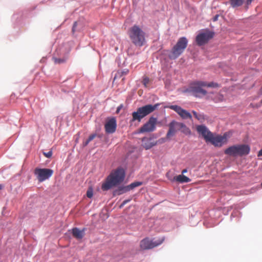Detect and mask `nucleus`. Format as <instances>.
<instances>
[{
    "mask_svg": "<svg viewBox=\"0 0 262 262\" xmlns=\"http://www.w3.org/2000/svg\"><path fill=\"white\" fill-rule=\"evenodd\" d=\"M169 179L171 181H176L180 183H187L191 181L189 178L183 174H179L174 177L172 179L170 178H169Z\"/></svg>",
    "mask_w": 262,
    "mask_h": 262,
    "instance_id": "nucleus-16",
    "label": "nucleus"
},
{
    "mask_svg": "<svg viewBox=\"0 0 262 262\" xmlns=\"http://www.w3.org/2000/svg\"><path fill=\"white\" fill-rule=\"evenodd\" d=\"M192 113H193V115H194V117H195V118H196V117H197L198 115H199V114H198V113H196L195 111H193L192 112Z\"/></svg>",
    "mask_w": 262,
    "mask_h": 262,
    "instance_id": "nucleus-36",
    "label": "nucleus"
},
{
    "mask_svg": "<svg viewBox=\"0 0 262 262\" xmlns=\"http://www.w3.org/2000/svg\"><path fill=\"white\" fill-rule=\"evenodd\" d=\"M207 98L212 100L215 103L223 102L224 100V95L220 93H209L207 96Z\"/></svg>",
    "mask_w": 262,
    "mask_h": 262,
    "instance_id": "nucleus-15",
    "label": "nucleus"
},
{
    "mask_svg": "<svg viewBox=\"0 0 262 262\" xmlns=\"http://www.w3.org/2000/svg\"><path fill=\"white\" fill-rule=\"evenodd\" d=\"M125 171L122 168H118L113 171L107 177L104 183L102 184L101 189L103 191L110 189L120 184L124 179Z\"/></svg>",
    "mask_w": 262,
    "mask_h": 262,
    "instance_id": "nucleus-2",
    "label": "nucleus"
},
{
    "mask_svg": "<svg viewBox=\"0 0 262 262\" xmlns=\"http://www.w3.org/2000/svg\"><path fill=\"white\" fill-rule=\"evenodd\" d=\"M235 145L237 156H238L242 157L243 156L247 155L249 154L250 151V147L248 145L241 144Z\"/></svg>",
    "mask_w": 262,
    "mask_h": 262,
    "instance_id": "nucleus-13",
    "label": "nucleus"
},
{
    "mask_svg": "<svg viewBox=\"0 0 262 262\" xmlns=\"http://www.w3.org/2000/svg\"><path fill=\"white\" fill-rule=\"evenodd\" d=\"M261 186H262V182H261Z\"/></svg>",
    "mask_w": 262,
    "mask_h": 262,
    "instance_id": "nucleus-42",
    "label": "nucleus"
},
{
    "mask_svg": "<svg viewBox=\"0 0 262 262\" xmlns=\"http://www.w3.org/2000/svg\"><path fill=\"white\" fill-rule=\"evenodd\" d=\"M200 122H203L205 120V117L204 114H199L196 118Z\"/></svg>",
    "mask_w": 262,
    "mask_h": 262,
    "instance_id": "nucleus-25",
    "label": "nucleus"
},
{
    "mask_svg": "<svg viewBox=\"0 0 262 262\" xmlns=\"http://www.w3.org/2000/svg\"><path fill=\"white\" fill-rule=\"evenodd\" d=\"M187 45V39L185 37H180L172 48L169 57L172 59L177 58L183 53Z\"/></svg>",
    "mask_w": 262,
    "mask_h": 262,
    "instance_id": "nucleus-5",
    "label": "nucleus"
},
{
    "mask_svg": "<svg viewBox=\"0 0 262 262\" xmlns=\"http://www.w3.org/2000/svg\"><path fill=\"white\" fill-rule=\"evenodd\" d=\"M214 33L206 30L199 34L196 37V42L198 46H202L207 43L208 41L213 38Z\"/></svg>",
    "mask_w": 262,
    "mask_h": 262,
    "instance_id": "nucleus-8",
    "label": "nucleus"
},
{
    "mask_svg": "<svg viewBox=\"0 0 262 262\" xmlns=\"http://www.w3.org/2000/svg\"><path fill=\"white\" fill-rule=\"evenodd\" d=\"M129 201H130V200H124L122 202V203L121 204V205L120 206V208L122 207L124 205H125L126 203H127Z\"/></svg>",
    "mask_w": 262,
    "mask_h": 262,
    "instance_id": "nucleus-32",
    "label": "nucleus"
},
{
    "mask_svg": "<svg viewBox=\"0 0 262 262\" xmlns=\"http://www.w3.org/2000/svg\"><path fill=\"white\" fill-rule=\"evenodd\" d=\"M261 90H262V87H261Z\"/></svg>",
    "mask_w": 262,
    "mask_h": 262,
    "instance_id": "nucleus-43",
    "label": "nucleus"
},
{
    "mask_svg": "<svg viewBox=\"0 0 262 262\" xmlns=\"http://www.w3.org/2000/svg\"><path fill=\"white\" fill-rule=\"evenodd\" d=\"M201 82V81H198L195 83L194 85L191 86L188 90L192 95L196 97H201L206 95L207 94V92L202 88L203 86L200 84Z\"/></svg>",
    "mask_w": 262,
    "mask_h": 262,
    "instance_id": "nucleus-9",
    "label": "nucleus"
},
{
    "mask_svg": "<svg viewBox=\"0 0 262 262\" xmlns=\"http://www.w3.org/2000/svg\"><path fill=\"white\" fill-rule=\"evenodd\" d=\"M192 113H193V115H194V117H195V118H196V117H197L198 115H199V114H198V113H196L195 111H193L192 112Z\"/></svg>",
    "mask_w": 262,
    "mask_h": 262,
    "instance_id": "nucleus-37",
    "label": "nucleus"
},
{
    "mask_svg": "<svg viewBox=\"0 0 262 262\" xmlns=\"http://www.w3.org/2000/svg\"><path fill=\"white\" fill-rule=\"evenodd\" d=\"M34 173L39 182H42L50 178L53 174V170L49 168H36Z\"/></svg>",
    "mask_w": 262,
    "mask_h": 262,
    "instance_id": "nucleus-6",
    "label": "nucleus"
},
{
    "mask_svg": "<svg viewBox=\"0 0 262 262\" xmlns=\"http://www.w3.org/2000/svg\"><path fill=\"white\" fill-rule=\"evenodd\" d=\"M164 241L162 238L160 240L154 241L148 237H146L141 241L140 247L142 250H148L154 248L161 245Z\"/></svg>",
    "mask_w": 262,
    "mask_h": 262,
    "instance_id": "nucleus-7",
    "label": "nucleus"
},
{
    "mask_svg": "<svg viewBox=\"0 0 262 262\" xmlns=\"http://www.w3.org/2000/svg\"><path fill=\"white\" fill-rule=\"evenodd\" d=\"M128 70H125L122 72V75H127L128 73Z\"/></svg>",
    "mask_w": 262,
    "mask_h": 262,
    "instance_id": "nucleus-33",
    "label": "nucleus"
},
{
    "mask_svg": "<svg viewBox=\"0 0 262 262\" xmlns=\"http://www.w3.org/2000/svg\"><path fill=\"white\" fill-rule=\"evenodd\" d=\"M218 17H219V15H216L215 16H214L213 18V21H216L218 19Z\"/></svg>",
    "mask_w": 262,
    "mask_h": 262,
    "instance_id": "nucleus-35",
    "label": "nucleus"
},
{
    "mask_svg": "<svg viewBox=\"0 0 262 262\" xmlns=\"http://www.w3.org/2000/svg\"><path fill=\"white\" fill-rule=\"evenodd\" d=\"M142 82H143V85L145 87L147 88L148 86V83L149 82V79L148 77H145L143 78Z\"/></svg>",
    "mask_w": 262,
    "mask_h": 262,
    "instance_id": "nucleus-27",
    "label": "nucleus"
},
{
    "mask_svg": "<svg viewBox=\"0 0 262 262\" xmlns=\"http://www.w3.org/2000/svg\"><path fill=\"white\" fill-rule=\"evenodd\" d=\"M84 229L81 230L78 228H74L72 229L73 236L77 239H80L84 236Z\"/></svg>",
    "mask_w": 262,
    "mask_h": 262,
    "instance_id": "nucleus-18",
    "label": "nucleus"
},
{
    "mask_svg": "<svg viewBox=\"0 0 262 262\" xmlns=\"http://www.w3.org/2000/svg\"><path fill=\"white\" fill-rule=\"evenodd\" d=\"M3 188L2 185L0 184V190H1Z\"/></svg>",
    "mask_w": 262,
    "mask_h": 262,
    "instance_id": "nucleus-40",
    "label": "nucleus"
},
{
    "mask_svg": "<svg viewBox=\"0 0 262 262\" xmlns=\"http://www.w3.org/2000/svg\"><path fill=\"white\" fill-rule=\"evenodd\" d=\"M89 141H88L87 140L85 141H84L83 142V146H87L88 144H89Z\"/></svg>",
    "mask_w": 262,
    "mask_h": 262,
    "instance_id": "nucleus-34",
    "label": "nucleus"
},
{
    "mask_svg": "<svg viewBox=\"0 0 262 262\" xmlns=\"http://www.w3.org/2000/svg\"><path fill=\"white\" fill-rule=\"evenodd\" d=\"M177 124L178 125L179 130H181V132L187 135L190 134L191 131L190 129L187 127L185 124L181 122H178V124Z\"/></svg>",
    "mask_w": 262,
    "mask_h": 262,
    "instance_id": "nucleus-20",
    "label": "nucleus"
},
{
    "mask_svg": "<svg viewBox=\"0 0 262 262\" xmlns=\"http://www.w3.org/2000/svg\"><path fill=\"white\" fill-rule=\"evenodd\" d=\"M187 172V169H184L182 171V174H183L185 173H186Z\"/></svg>",
    "mask_w": 262,
    "mask_h": 262,
    "instance_id": "nucleus-39",
    "label": "nucleus"
},
{
    "mask_svg": "<svg viewBox=\"0 0 262 262\" xmlns=\"http://www.w3.org/2000/svg\"><path fill=\"white\" fill-rule=\"evenodd\" d=\"M77 21L74 22V23L73 24V28H72V32L73 33L75 32L76 28L77 27Z\"/></svg>",
    "mask_w": 262,
    "mask_h": 262,
    "instance_id": "nucleus-31",
    "label": "nucleus"
},
{
    "mask_svg": "<svg viewBox=\"0 0 262 262\" xmlns=\"http://www.w3.org/2000/svg\"><path fill=\"white\" fill-rule=\"evenodd\" d=\"M196 130L201 135L205 141L211 143L215 147H221L226 144L228 138L229 137V133H225L223 136L219 135L214 136L207 127L204 125H200L196 126Z\"/></svg>",
    "mask_w": 262,
    "mask_h": 262,
    "instance_id": "nucleus-1",
    "label": "nucleus"
},
{
    "mask_svg": "<svg viewBox=\"0 0 262 262\" xmlns=\"http://www.w3.org/2000/svg\"><path fill=\"white\" fill-rule=\"evenodd\" d=\"M178 122L172 121L169 124V130L166 134V138H170L174 136L177 130H179L178 124Z\"/></svg>",
    "mask_w": 262,
    "mask_h": 262,
    "instance_id": "nucleus-14",
    "label": "nucleus"
},
{
    "mask_svg": "<svg viewBox=\"0 0 262 262\" xmlns=\"http://www.w3.org/2000/svg\"><path fill=\"white\" fill-rule=\"evenodd\" d=\"M128 35L132 43L137 47H142L145 42V33L137 25L129 28Z\"/></svg>",
    "mask_w": 262,
    "mask_h": 262,
    "instance_id": "nucleus-3",
    "label": "nucleus"
},
{
    "mask_svg": "<svg viewBox=\"0 0 262 262\" xmlns=\"http://www.w3.org/2000/svg\"><path fill=\"white\" fill-rule=\"evenodd\" d=\"M116 120L114 117L107 120L104 125L105 132L107 134L114 133L116 131Z\"/></svg>",
    "mask_w": 262,
    "mask_h": 262,
    "instance_id": "nucleus-12",
    "label": "nucleus"
},
{
    "mask_svg": "<svg viewBox=\"0 0 262 262\" xmlns=\"http://www.w3.org/2000/svg\"><path fill=\"white\" fill-rule=\"evenodd\" d=\"M261 103H262V100H261Z\"/></svg>",
    "mask_w": 262,
    "mask_h": 262,
    "instance_id": "nucleus-41",
    "label": "nucleus"
},
{
    "mask_svg": "<svg viewBox=\"0 0 262 262\" xmlns=\"http://www.w3.org/2000/svg\"><path fill=\"white\" fill-rule=\"evenodd\" d=\"M254 0H246V4L248 6L251 4V2Z\"/></svg>",
    "mask_w": 262,
    "mask_h": 262,
    "instance_id": "nucleus-38",
    "label": "nucleus"
},
{
    "mask_svg": "<svg viewBox=\"0 0 262 262\" xmlns=\"http://www.w3.org/2000/svg\"><path fill=\"white\" fill-rule=\"evenodd\" d=\"M142 146L146 149H149L156 144V142H151V139L148 138H143L142 139Z\"/></svg>",
    "mask_w": 262,
    "mask_h": 262,
    "instance_id": "nucleus-17",
    "label": "nucleus"
},
{
    "mask_svg": "<svg viewBox=\"0 0 262 262\" xmlns=\"http://www.w3.org/2000/svg\"><path fill=\"white\" fill-rule=\"evenodd\" d=\"M96 136V134H92L91 135L88 139H87L88 141H89V142L90 143L91 141H92Z\"/></svg>",
    "mask_w": 262,
    "mask_h": 262,
    "instance_id": "nucleus-29",
    "label": "nucleus"
},
{
    "mask_svg": "<svg viewBox=\"0 0 262 262\" xmlns=\"http://www.w3.org/2000/svg\"><path fill=\"white\" fill-rule=\"evenodd\" d=\"M244 0H230L231 6L234 8L243 5Z\"/></svg>",
    "mask_w": 262,
    "mask_h": 262,
    "instance_id": "nucleus-22",
    "label": "nucleus"
},
{
    "mask_svg": "<svg viewBox=\"0 0 262 262\" xmlns=\"http://www.w3.org/2000/svg\"><path fill=\"white\" fill-rule=\"evenodd\" d=\"M224 153L230 156L236 157V145H233L226 148L224 151Z\"/></svg>",
    "mask_w": 262,
    "mask_h": 262,
    "instance_id": "nucleus-19",
    "label": "nucleus"
},
{
    "mask_svg": "<svg viewBox=\"0 0 262 262\" xmlns=\"http://www.w3.org/2000/svg\"><path fill=\"white\" fill-rule=\"evenodd\" d=\"M200 84L201 85H203V86H207V87H212V88H217V87H219V85L218 83H215V82H210V83H206L205 82H201L200 83Z\"/></svg>",
    "mask_w": 262,
    "mask_h": 262,
    "instance_id": "nucleus-23",
    "label": "nucleus"
},
{
    "mask_svg": "<svg viewBox=\"0 0 262 262\" xmlns=\"http://www.w3.org/2000/svg\"><path fill=\"white\" fill-rule=\"evenodd\" d=\"M93 195V190L92 188H89L86 192V196L89 198H91Z\"/></svg>",
    "mask_w": 262,
    "mask_h": 262,
    "instance_id": "nucleus-26",
    "label": "nucleus"
},
{
    "mask_svg": "<svg viewBox=\"0 0 262 262\" xmlns=\"http://www.w3.org/2000/svg\"><path fill=\"white\" fill-rule=\"evenodd\" d=\"M159 105V103H156L154 105L147 104L138 108L136 112L132 113L131 121H138L139 122H140L144 117L156 110Z\"/></svg>",
    "mask_w": 262,
    "mask_h": 262,
    "instance_id": "nucleus-4",
    "label": "nucleus"
},
{
    "mask_svg": "<svg viewBox=\"0 0 262 262\" xmlns=\"http://www.w3.org/2000/svg\"><path fill=\"white\" fill-rule=\"evenodd\" d=\"M127 191H129V190L128 189V187H127V186H122L119 187L118 188V189H116L114 191V195H121L123 193H124Z\"/></svg>",
    "mask_w": 262,
    "mask_h": 262,
    "instance_id": "nucleus-21",
    "label": "nucleus"
},
{
    "mask_svg": "<svg viewBox=\"0 0 262 262\" xmlns=\"http://www.w3.org/2000/svg\"><path fill=\"white\" fill-rule=\"evenodd\" d=\"M171 110L177 112L180 117L183 119H192V116L190 113L186 110L182 108L181 106L177 105H170L168 107Z\"/></svg>",
    "mask_w": 262,
    "mask_h": 262,
    "instance_id": "nucleus-11",
    "label": "nucleus"
},
{
    "mask_svg": "<svg viewBox=\"0 0 262 262\" xmlns=\"http://www.w3.org/2000/svg\"><path fill=\"white\" fill-rule=\"evenodd\" d=\"M43 155L47 158H50L52 155V151L51 150L48 151V152H43Z\"/></svg>",
    "mask_w": 262,
    "mask_h": 262,
    "instance_id": "nucleus-30",
    "label": "nucleus"
},
{
    "mask_svg": "<svg viewBox=\"0 0 262 262\" xmlns=\"http://www.w3.org/2000/svg\"><path fill=\"white\" fill-rule=\"evenodd\" d=\"M54 60L55 63H62V62H64L65 61L64 59H60V58H54Z\"/></svg>",
    "mask_w": 262,
    "mask_h": 262,
    "instance_id": "nucleus-28",
    "label": "nucleus"
},
{
    "mask_svg": "<svg viewBox=\"0 0 262 262\" xmlns=\"http://www.w3.org/2000/svg\"><path fill=\"white\" fill-rule=\"evenodd\" d=\"M157 118L151 117L139 129V133L151 132L155 130Z\"/></svg>",
    "mask_w": 262,
    "mask_h": 262,
    "instance_id": "nucleus-10",
    "label": "nucleus"
},
{
    "mask_svg": "<svg viewBox=\"0 0 262 262\" xmlns=\"http://www.w3.org/2000/svg\"><path fill=\"white\" fill-rule=\"evenodd\" d=\"M142 184V183L140 182H135L134 183H131L130 185H127V187H128L129 191H130V190L133 189L135 187L141 185Z\"/></svg>",
    "mask_w": 262,
    "mask_h": 262,
    "instance_id": "nucleus-24",
    "label": "nucleus"
}]
</instances>
